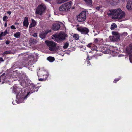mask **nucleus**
Segmentation results:
<instances>
[{"mask_svg": "<svg viewBox=\"0 0 132 132\" xmlns=\"http://www.w3.org/2000/svg\"><path fill=\"white\" fill-rule=\"evenodd\" d=\"M35 91L28 92L27 90L22 89L20 91V88H18L16 85H14L13 87L12 92L16 94V97L17 100H16L18 103L24 102V100L27 99L28 96Z\"/></svg>", "mask_w": 132, "mask_h": 132, "instance_id": "f257e3e1", "label": "nucleus"}, {"mask_svg": "<svg viewBox=\"0 0 132 132\" xmlns=\"http://www.w3.org/2000/svg\"><path fill=\"white\" fill-rule=\"evenodd\" d=\"M108 15H113L115 18L119 20L123 19L125 15L124 12L119 8L111 10Z\"/></svg>", "mask_w": 132, "mask_h": 132, "instance_id": "f03ea898", "label": "nucleus"}, {"mask_svg": "<svg viewBox=\"0 0 132 132\" xmlns=\"http://www.w3.org/2000/svg\"><path fill=\"white\" fill-rule=\"evenodd\" d=\"M67 35L64 32H61L53 35L52 38L57 42H60L64 40Z\"/></svg>", "mask_w": 132, "mask_h": 132, "instance_id": "7ed1b4c3", "label": "nucleus"}, {"mask_svg": "<svg viewBox=\"0 0 132 132\" xmlns=\"http://www.w3.org/2000/svg\"><path fill=\"white\" fill-rule=\"evenodd\" d=\"M12 75V73H10L7 75L6 76L5 74H3L0 76V82L1 84L4 83L6 79H9L14 77L18 78V75L17 72L16 71H13Z\"/></svg>", "mask_w": 132, "mask_h": 132, "instance_id": "20e7f679", "label": "nucleus"}, {"mask_svg": "<svg viewBox=\"0 0 132 132\" xmlns=\"http://www.w3.org/2000/svg\"><path fill=\"white\" fill-rule=\"evenodd\" d=\"M37 75L39 77H42V78L38 79V80L40 81H43L46 80L49 75L48 72L45 70H40L38 72Z\"/></svg>", "mask_w": 132, "mask_h": 132, "instance_id": "39448f33", "label": "nucleus"}, {"mask_svg": "<svg viewBox=\"0 0 132 132\" xmlns=\"http://www.w3.org/2000/svg\"><path fill=\"white\" fill-rule=\"evenodd\" d=\"M72 3V2L70 1L63 4L59 8V10L60 11H69L71 7Z\"/></svg>", "mask_w": 132, "mask_h": 132, "instance_id": "423d86ee", "label": "nucleus"}, {"mask_svg": "<svg viewBox=\"0 0 132 132\" xmlns=\"http://www.w3.org/2000/svg\"><path fill=\"white\" fill-rule=\"evenodd\" d=\"M45 42L49 47V50L53 51H56L57 49L56 44L54 42L46 40L45 41Z\"/></svg>", "mask_w": 132, "mask_h": 132, "instance_id": "0eeeda50", "label": "nucleus"}, {"mask_svg": "<svg viewBox=\"0 0 132 132\" xmlns=\"http://www.w3.org/2000/svg\"><path fill=\"white\" fill-rule=\"evenodd\" d=\"M86 18V13L85 11H83L80 13L77 17L78 21L79 22L84 21Z\"/></svg>", "mask_w": 132, "mask_h": 132, "instance_id": "6e6552de", "label": "nucleus"}, {"mask_svg": "<svg viewBox=\"0 0 132 132\" xmlns=\"http://www.w3.org/2000/svg\"><path fill=\"white\" fill-rule=\"evenodd\" d=\"M45 7L44 4H41L39 5L37 9L36 12V14L42 15L43 13L45 11Z\"/></svg>", "mask_w": 132, "mask_h": 132, "instance_id": "1a4fd4ad", "label": "nucleus"}, {"mask_svg": "<svg viewBox=\"0 0 132 132\" xmlns=\"http://www.w3.org/2000/svg\"><path fill=\"white\" fill-rule=\"evenodd\" d=\"M110 47L109 46H107L106 47H103V49L102 50V51L105 54H113L115 53L116 52H114L113 51H111L109 49Z\"/></svg>", "mask_w": 132, "mask_h": 132, "instance_id": "9d476101", "label": "nucleus"}, {"mask_svg": "<svg viewBox=\"0 0 132 132\" xmlns=\"http://www.w3.org/2000/svg\"><path fill=\"white\" fill-rule=\"evenodd\" d=\"M77 30L82 34H87L89 32L88 29L85 27H80L77 28Z\"/></svg>", "mask_w": 132, "mask_h": 132, "instance_id": "9b49d317", "label": "nucleus"}, {"mask_svg": "<svg viewBox=\"0 0 132 132\" xmlns=\"http://www.w3.org/2000/svg\"><path fill=\"white\" fill-rule=\"evenodd\" d=\"M50 32L51 31L50 30H45L40 34V37L42 39H43L45 38L47 34Z\"/></svg>", "mask_w": 132, "mask_h": 132, "instance_id": "f8f14e48", "label": "nucleus"}, {"mask_svg": "<svg viewBox=\"0 0 132 132\" xmlns=\"http://www.w3.org/2000/svg\"><path fill=\"white\" fill-rule=\"evenodd\" d=\"M112 33L113 35L114 41L118 40L119 39L120 37V35L118 33L116 32H113Z\"/></svg>", "mask_w": 132, "mask_h": 132, "instance_id": "ddd939ff", "label": "nucleus"}, {"mask_svg": "<svg viewBox=\"0 0 132 132\" xmlns=\"http://www.w3.org/2000/svg\"><path fill=\"white\" fill-rule=\"evenodd\" d=\"M128 2L126 5L127 9L129 10H132V0H126Z\"/></svg>", "mask_w": 132, "mask_h": 132, "instance_id": "4468645a", "label": "nucleus"}, {"mask_svg": "<svg viewBox=\"0 0 132 132\" xmlns=\"http://www.w3.org/2000/svg\"><path fill=\"white\" fill-rule=\"evenodd\" d=\"M60 27V24L59 23L54 24L52 27V29L55 31L58 30Z\"/></svg>", "mask_w": 132, "mask_h": 132, "instance_id": "2eb2a0df", "label": "nucleus"}, {"mask_svg": "<svg viewBox=\"0 0 132 132\" xmlns=\"http://www.w3.org/2000/svg\"><path fill=\"white\" fill-rule=\"evenodd\" d=\"M35 55V54H32L29 56V59L31 58L32 59L31 60H29L30 61V62L28 63V65H32V64L34 63V58H33V57H34V55Z\"/></svg>", "mask_w": 132, "mask_h": 132, "instance_id": "dca6fc26", "label": "nucleus"}, {"mask_svg": "<svg viewBox=\"0 0 132 132\" xmlns=\"http://www.w3.org/2000/svg\"><path fill=\"white\" fill-rule=\"evenodd\" d=\"M87 46L89 48H91V49L92 50H96V46L92 43H90L87 45Z\"/></svg>", "mask_w": 132, "mask_h": 132, "instance_id": "f3484780", "label": "nucleus"}, {"mask_svg": "<svg viewBox=\"0 0 132 132\" xmlns=\"http://www.w3.org/2000/svg\"><path fill=\"white\" fill-rule=\"evenodd\" d=\"M23 26L27 27L29 25L28 18L27 17H25L23 21Z\"/></svg>", "mask_w": 132, "mask_h": 132, "instance_id": "a211bd4d", "label": "nucleus"}, {"mask_svg": "<svg viewBox=\"0 0 132 132\" xmlns=\"http://www.w3.org/2000/svg\"><path fill=\"white\" fill-rule=\"evenodd\" d=\"M103 40L101 38H95L94 40V42L95 44H98L100 43H102Z\"/></svg>", "mask_w": 132, "mask_h": 132, "instance_id": "6ab92c4d", "label": "nucleus"}, {"mask_svg": "<svg viewBox=\"0 0 132 132\" xmlns=\"http://www.w3.org/2000/svg\"><path fill=\"white\" fill-rule=\"evenodd\" d=\"M126 50L128 54L132 52V44L130 45L129 47H127L126 48Z\"/></svg>", "mask_w": 132, "mask_h": 132, "instance_id": "aec40b11", "label": "nucleus"}, {"mask_svg": "<svg viewBox=\"0 0 132 132\" xmlns=\"http://www.w3.org/2000/svg\"><path fill=\"white\" fill-rule=\"evenodd\" d=\"M119 2L120 0H112L110 3L111 5L114 6L117 5Z\"/></svg>", "mask_w": 132, "mask_h": 132, "instance_id": "412c9836", "label": "nucleus"}, {"mask_svg": "<svg viewBox=\"0 0 132 132\" xmlns=\"http://www.w3.org/2000/svg\"><path fill=\"white\" fill-rule=\"evenodd\" d=\"M8 33L7 30H6L4 32H2L0 34V40L2 39V37L5 36Z\"/></svg>", "mask_w": 132, "mask_h": 132, "instance_id": "4be33fe9", "label": "nucleus"}, {"mask_svg": "<svg viewBox=\"0 0 132 132\" xmlns=\"http://www.w3.org/2000/svg\"><path fill=\"white\" fill-rule=\"evenodd\" d=\"M31 20L32 22L29 26V27L30 28L35 26L36 24V22L32 18H31Z\"/></svg>", "mask_w": 132, "mask_h": 132, "instance_id": "5701e85b", "label": "nucleus"}, {"mask_svg": "<svg viewBox=\"0 0 132 132\" xmlns=\"http://www.w3.org/2000/svg\"><path fill=\"white\" fill-rule=\"evenodd\" d=\"M103 9L104 7L101 6H97L96 7V10H99L101 12H102L103 11Z\"/></svg>", "mask_w": 132, "mask_h": 132, "instance_id": "b1692460", "label": "nucleus"}, {"mask_svg": "<svg viewBox=\"0 0 132 132\" xmlns=\"http://www.w3.org/2000/svg\"><path fill=\"white\" fill-rule=\"evenodd\" d=\"M73 37L76 40H78L79 38V35L78 34H75L73 35Z\"/></svg>", "mask_w": 132, "mask_h": 132, "instance_id": "393cba45", "label": "nucleus"}, {"mask_svg": "<svg viewBox=\"0 0 132 132\" xmlns=\"http://www.w3.org/2000/svg\"><path fill=\"white\" fill-rule=\"evenodd\" d=\"M21 33L20 32H17L14 34L15 37L17 38H19L20 37Z\"/></svg>", "mask_w": 132, "mask_h": 132, "instance_id": "a878e982", "label": "nucleus"}, {"mask_svg": "<svg viewBox=\"0 0 132 132\" xmlns=\"http://www.w3.org/2000/svg\"><path fill=\"white\" fill-rule=\"evenodd\" d=\"M86 4L90 6L92 4V0H84Z\"/></svg>", "mask_w": 132, "mask_h": 132, "instance_id": "bb28decb", "label": "nucleus"}, {"mask_svg": "<svg viewBox=\"0 0 132 132\" xmlns=\"http://www.w3.org/2000/svg\"><path fill=\"white\" fill-rule=\"evenodd\" d=\"M47 60L50 62H52L55 60V58L54 57H49L47 58Z\"/></svg>", "mask_w": 132, "mask_h": 132, "instance_id": "cd10ccee", "label": "nucleus"}, {"mask_svg": "<svg viewBox=\"0 0 132 132\" xmlns=\"http://www.w3.org/2000/svg\"><path fill=\"white\" fill-rule=\"evenodd\" d=\"M117 27V25L115 23H113L111 25V30H113L115 28Z\"/></svg>", "mask_w": 132, "mask_h": 132, "instance_id": "c85d7f7f", "label": "nucleus"}, {"mask_svg": "<svg viewBox=\"0 0 132 132\" xmlns=\"http://www.w3.org/2000/svg\"><path fill=\"white\" fill-rule=\"evenodd\" d=\"M68 0H57V3L58 4H61L64 3L65 1H66Z\"/></svg>", "mask_w": 132, "mask_h": 132, "instance_id": "c756f323", "label": "nucleus"}, {"mask_svg": "<svg viewBox=\"0 0 132 132\" xmlns=\"http://www.w3.org/2000/svg\"><path fill=\"white\" fill-rule=\"evenodd\" d=\"M69 45V44L67 42H66L65 43L64 45L63 46V48L64 49H66L67 48L68 46Z\"/></svg>", "mask_w": 132, "mask_h": 132, "instance_id": "7c9ffc66", "label": "nucleus"}, {"mask_svg": "<svg viewBox=\"0 0 132 132\" xmlns=\"http://www.w3.org/2000/svg\"><path fill=\"white\" fill-rule=\"evenodd\" d=\"M8 17L6 16H4L3 18V21H7L8 19Z\"/></svg>", "mask_w": 132, "mask_h": 132, "instance_id": "2f4dec72", "label": "nucleus"}, {"mask_svg": "<svg viewBox=\"0 0 132 132\" xmlns=\"http://www.w3.org/2000/svg\"><path fill=\"white\" fill-rule=\"evenodd\" d=\"M30 41L32 42L33 44H35L37 42V41L36 40L32 39H31Z\"/></svg>", "mask_w": 132, "mask_h": 132, "instance_id": "473e14b6", "label": "nucleus"}, {"mask_svg": "<svg viewBox=\"0 0 132 132\" xmlns=\"http://www.w3.org/2000/svg\"><path fill=\"white\" fill-rule=\"evenodd\" d=\"M11 52L9 51H5L4 53V54H7L10 53Z\"/></svg>", "mask_w": 132, "mask_h": 132, "instance_id": "72a5a7b5", "label": "nucleus"}, {"mask_svg": "<svg viewBox=\"0 0 132 132\" xmlns=\"http://www.w3.org/2000/svg\"><path fill=\"white\" fill-rule=\"evenodd\" d=\"M109 39L112 41H114L113 39V36H110L109 37Z\"/></svg>", "mask_w": 132, "mask_h": 132, "instance_id": "f704fd0d", "label": "nucleus"}, {"mask_svg": "<svg viewBox=\"0 0 132 132\" xmlns=\"http://www.w3.org/2000/svg\"><path fill=\"white\" fill-rule=\"evenodd\" d=\"M119 80H120V79L119 78H117V79H115L113 81L114 83L116 82L117 81H119Z\"/></svg>", "mask_w": 132, "mask_h": 132, "instance_id": "c9c22d12", "label": "nucleus"}, {"mask_svg": "<svg viewBox=\"0 0 132 132\" xmlns=\"http://www.w3.org/2000/svg\"><path fill=\"white\" fill-rule=\"evenodd\" d=\"M11 28L12 29H16V28L14 25H12L11 26Z\"/></svg>", "mask_w": 132, "mask_h": 132, "instance_id": "e433bc0d", "label": "nucleus"}, {"mask_svg": "<svg viewBox=\"0 0 132 132\" xmlns=\"http://www.w3.org/2000/svg\"><path fill=\"white\" fill-rule=\"evenodd\" d=\"M33 37H36L37 36V33H35L33 34Z\"/></svg>", "mask_w": 132, "mask_h": 132, "instance_id": "4c0bfd02", "label": "nucleus"}, {"mask_svg": "<svg viewBox=\"0 0 132 132\" xmlns=\"http://www.w3.org/2000/svg\"><path fill=\"white\" fill-rule=\"evenodd\" d=\"M87 64H88V65H91L90 63L88 61L87 62Z\"/></svg>", "mask_w": 132, "mask_h": 132, "instance_id": "58836bf2", "label": "nucleus"}, {"mask_svg": "<svg viewBox=\"0 0 132 132\" xmlns=\"http://www.w3.org/2000/svg\"><path fill=\"white\" fill-rule=\"evenodd\" d=\"M4 60H3V59L2 58H0V62H3V61Z\"/></svg>", "mask_w": 132, "mask_h": 132, "instance_id": "ea45409f", "label": "nucleus"}, {"mask_svg": "<svg viewBox=\"0 0 132 132\" xmlns=\"http://www.w3.org/2000/svg\"><path fill=\"white\" fill-rule=\"evenodd\" d=\"M7 13L9 14V15H10L11 14V12L10 11H8L7 12Z\"/></svg>", "mask_w": 132, "mask_h": 132, "instance_id": "a19ab883", "label": "nucleus"}, {"mask_svg": "<svg viewBox=\"0 0 132 132\" xmlns=\"http://www.w3.org/2000/svg\"><path fill=\"white\" fill-rule=\"evenodd\" d=\"M9 43H10V42L9 41H7L6 42V44L7 45L9 44Z\"/></svg>", "mask_w": 132, "mask_h": 132, "instance_id": "79ce46f5", "label": "nucleus"}, {"mask_svg": "<svg viewBox=\"0 0 132 132\" xmlns=\"http://www.w3.org/2000/svg\"><path fill=\"white\" fill-rule=\"evenodd\" d=\"M21 84V85H22L23 86H24V85H26V83L25 82H23V84L22 83Z\"/></svg>", "mask_w": 132, "mask_h": 132, "instance_id": "37998d69", "label": "nucleus"}, {"mask_svg": "<svg viewBox=\"0 0 132 132\" xmlns=\"http://www.w3.org/2000/svg\"><path fill=\"white\" fill-rule=\"evenodd\" d=\"M5 27L7 26V23H5Z\"/></svg>", "mask_w": 132, "mask_h": 132, "instance_id": "c03bdc74", "label": "nucleus"}, {"mask_svg": "<svg viewBox=\"0 0 132 132\" xmlns=\"http://www.w3.org/2000/svg\"><path fill=\"white\" fill-rule=\"evenodd\" d=\"M97 35V33H95L94 35V36H96Z\"/></svg>", "mask_w": 132, "mask_h": 132, "instance_id": "a18cd8bd", "label": "nucleus"}, {"mask_svg": "<svg viewBox=\"0 0 132 132\" xmlns=\"http://www.w3.org/2000/svg\"><path fill=\"white\" fill-rule=\"evenodd\" d=\"M129 59H130V62L132 63V62L131 61V58L130 57L129 58Z\"/></svg>", "mask_w": 132, "mask_h": 132, "instance_id": "49530a36", "label": "nucleus"}, {"mask_svg": "<svg viewBox=\"0 0 132 132\" xmlns=\"http://www.w3.org/2000/svg\"><path fill=\"white\" fill-rule=\"evenodd\" d=\"M97 32L98 34H99L100 33V31H97Z\"/></svg>", "mask_w": 132, "mask_h": 132, "instance_id": "de8ad7c7", "label": "nucleus"}, {"mask_svg": "<svg viewBox=\"0 0 132 132\" xmlns=\"http://www.w3.org/2000/svg\"><path fill=\"white\" fill-rule=\"evenodd\" d=\"M123 20H124V19H122L120 21H123Z\"/></svg>", "mask_w": 132, "mask_h": 132, "instance_id": "09e8293b", "label": "nucleus"}, {"mask_svg": "<svg viewBox=\"0 0 132 132\" xmlns=\"http://www.w3.org/2000/svg\"><path fill=\"white\" fill-rule=\"evenodd\" d=\"M81 50H82V51H83V50L82 49V48H81Z\"/></svg>", "mask_w": 132, "mask_h": 132, "instance_id": "8fccbe9b", "label": "nucleus"}, {"mask_svg": "<svg viewBox=\"0 0 132 132\" xmlns=\"http://www.w3.org/2000/svg\"><path fill=\"white\" fill-rule=\"evenodd\" d=\"M93 32H95V31H93Z\"/></svg>", "mask_w": 132, "mask_h": 132, "instance_id": "3c124183", "label": "nucleus"}, {"mask_svg": "<svg viewBox=\"0 0 132 132\" xmlns=\"http://www.w3.org/2000/svg\"><path fill=\"white\" fill-rule=\"evenodd\" d=\"M12 103L13 104V105H14V104H13V102H12Z\"/></svg>", "mask_w": 132, "mask_h": 132, "instance_id": "603ef678", "label": "nucleus"}, {"mask_svg": "<svg viewBox=\"0 0 132 132\" xmlns=\"http://www.w3.org/2000/svg\"><path fill=\"white\" fill-rule=\"evenodd\" d=\"M34 87H33V89H34Z\"/></svg>", "mask_w": 132, "mask_h": 132, "instance_id": "864d4df0", "label": "nucleus"}, {"mask_svg": "<svg viewBox=\"0 0 132 132\" xmlns=\"http://www.w3.org/2000/svg\"><path fill=\"white\" fill-rule=\"evenodd\" d=\"M88 57H87V59H88Z\"/></svg>", "mask_w": 132, "mask_h": 132, "instance_id": "5fc2aeb1", "label": "nucleus"}]
</instances>
